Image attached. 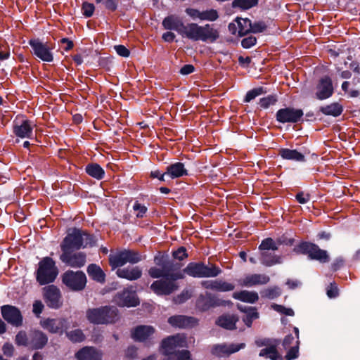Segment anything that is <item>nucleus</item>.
I'll return each mask as SVG.
<instances>
[{
    "label": "nucleus",
    "instance_id": "1",
    "mask_svg": "<svg viewBox=\"0 0 360 360\" xmlns=\"http://www.w3.org/2000/svg\"><path fill=\"white\" fill-rule=\"evenodd\" d=\"M184 37L195 41L214 43L219 38V32L212 25H199L192 22L186 25Z\"/></svg>",
    "mask_w": 360,
    "mask_h": 360
},
{
    "label": "nucleus",
    "instance_id": "2",
    "mask_svg": "<svg viewBox=\"0 0 360 360\" xmlns=\"http://www.w3.org/2000/svg\"><path fill=\"white\" fill-rule=\"evenodd\" d=\"M95 245L92 236L78 229L70 230L60 245L63 252L79 250L82 247Z\"/></svg>",
    "mask_w": 360,
    "mask_h": 360
},
{
    "label": "nucleus",
    "instance_id": "3",
    "mask_svg": "<svg viewBox=\"0 0 360 360\" xmlns=\"http://www.w3.org/2000/svg\"><path fill=\"white\" fill-rule=\"evenodd\" d=\"M86 316L90 323L97 325L114 323L119 319L117 309L110 306L89 309Z\"/></svg>",
    "mask_w": 360,
    "mask_h": 360
},
{
    "label": "nucleus",
    "instance_id": "4",
    "mask_svg": "<svg viewBox=\"0 0 360 360\" xmlns=\"http://www.w3.org/2000/svg\"><path fill=\"white\" fill-rule=\"evenodd\" d=\"M184 278V273L179 269L171 273L168 277L162 278L154 281L151 285V290L158 295H169L178 288L175 281Z\"/></svg>",
    "mask_w": 360,
    "mask_h": 360
},
{
    "label": "nucleus",
    "instance_id": "5",
    "mask_svg": "<svg viewBox=\"0 0 360 360\" xmlns=\"http://www.w3.org/2000/svg\"><path fill=\"white\" fill-rule=\"evenodd\" d=\"M58 275V269L52 258L46 257L39 263L36 279L40 285L52 283Z\"/></svg>",
    "mask_w": 360,
    "mask_h": 360
},
{
    "label": "nucleus",
    "instance_id": "6",
    "mask_svg": "<svg viewBox=\"0 0 360 360\" xmlns=\"http://www.w3.org/2000/svg\"><path fill=\"white\" fill-rule=\"evenodd\" d=\"M294 251L297 254L307 255L310 259L316 260L321 263H327L330 261L328 252L312 243H300L295 247Z\"/></svg>",
    "mask_w": 360,
    "mask_h": 360
},
{
    "label": "nucleus",
    "instance_id": "7",
    "mask_svg": "<svg viewBox=\"0 0 360 360\" xmlns=\"http://www.w3.org/2000/svg\"><path fill=\"white\" fill-rule=\"evenodd\" d=\"M142 256L139 252L130 250H124L109 256V264L112 269L123 266L127 263L136 264L141 261Z\"/></svg>",
    "mask_w": 360,
    "mask_h": 360
},
{
    "label": "nucleus",
    "instance_id": "8",
    "mask_svg": "<svg viewBox=\"0 0 360 360\" xmlns=\"http://www.w3.org/2000/svg\"><path fill=\"white\" fill-rule=\"evenodd\" d=\"M62 282L73 291L82 290L86 284V276L81 271L68 270L62 275Z\"/></svg>",
    "mask_w": 360,
    "mask_h": 360
},
{
    "label": "nucleus",
    "instance_id": "9",
    "mask_svg": "<svg viewBox=\"0 0 360 360\" xmlns=\"http://www.w3.org/2000/svg\"><path fill=\"white\" fill-rule=\"evenodd\" d=\"M187 341L186 337L183 334H177L169 336L161 342V352L166 357L172 354L174 352H176L177 349L186 347Z\"/></svg>",
    "mask_w": 360,
    "mask_h": 360
},
{
    "label": "nucleus",
    "instance_id": "10",
    "mask_svg": "<svg viewBox=\"0 0 360 360\" xmlns=\"http://www.w3.org/2000/svg\"><path fill=\"white\" fill-rule=\"evenodd\" d=\"M257 347H265L259 352V356L269 358L271 360H282L281 356L277 351L279 341L274 339H259L255 341Z\"/></svg>",
    "mask_w": 360,
    "mask_h": 360
},
{
    "label": "nucleus",
    "instance_id": "11",
    "mask_svg": "<svg viewBox=\"0 0 360 360\" xmlns=\"http://www.w3.org/2000/svg\"><path fill=\"white\" fill-rule=\"evenodd\" d=\"M29 44L38 58L49 63L53 60V47L48 43H43L39 39H31Z\"/></svg>",
    "mask_w": 360,
    "mask_h": 360
},
{
    "label": "nucleus",
    "instance_id": "12",
    "mask_svg": "<svg viewBox=\"0 0 360 360\" xmlns=\"http://www.w3.org/2000/svg\"><path fill=\"white\" fill-rule=\"evenodd\" d=\"M43 296L46 304L50 308L58 309L63 304L60 291L53 285L43 288Z\"/></svg>",
    "mask_w": 360,
    "mask_h": 360
},
{
    "label": "nucleus",
    "instance_id": "13",
    "mask_svg": "<svg viewBox=\"0 0 360 360\" xmlns=\"http://www.w3.org/2000/svg\"><path fill=\"white\" fill-rule=\"evenodd\" d=\"M245 347V343L240 344H218L211 348L212 354L218 357L229 356Z\"/></svg>",
    "mask_w": 360,
    "mask_h": 360
},
{
    "label": "nucleus",
    "instance_id": "14",
    "mask_svg": "<svg viewBox=\"0 0 360 360\" xmlns=\"http://www.w3.org/2000/svg\"><path fill=\"white\" fill-rule=\"evenodd\" d=\"M114 302L120 307H136L139 304V300L132 290L125 289L121 292H118L114 297Z\"/></svg>",
    "mask_w": 360,
    "mask_h": 360
},
{
    "label": "nucleus",
    "instance_id": "15",
    "mask_svg": "<svg viewBox=\"0 0 360 360\" xmlns=\"http://www.w3.org/2000/svg\"><path fill=\"white\" fill-rule=\"evenodd\" d=\"M40 325L51 333L62 334L68 328L67 320L63 318L46 319L40 321Z\"/></svg>",
    "mask_w": 360,
    "mask_h": 360
},
{
    "label": "nucleus",
    "instance_id": "16",
    "mask_svg": "<svg viewBox=\"0 0 360 360\" xmlns=\"http://www.w3.org/2000/svg\"><path fill=\"white\" fill-rule=\"evenodd\" d=\"M303 116V112L300 109L286 108L280 109L276 112V120L281 123L297 122Z\"/></svg>",
    "mask_w": 360,
    "mask_h": 360
},
{
    "label": "nucleus",
    "instance_id": "17",
    "mask_svg": "<svg viewBox=\"0 0 360 360\" xmlns=\"http://www.w3.org/2000/svg\"><path fill=\"white\" fill-rule=\"evenodd\" d=\"M1 312L3 318L8 323L15 326L22 325V316L17 307L11 305H4L1 307Z\"/></svg>",
    "mask_w": 360,
    "mask_h": 360
},
{
    "label": "nucleus",
    "instance_id": "18",
    "mask_svg": "<svg viewBox=\"0 0 360 360\" xmlns=\"http://www.w3.org/2000/svg\"><path fill=\"white\" fill-rule=\"evenodd\" d=\"M60 260L73 268H80L86 263V255L83 252L72 253L71 251L63 252Z\"/></svg>",
    "mask_w": 360,
    "mask_h": 360
},
{
    "label": "nucleus",
    "instance_id": "19",
    "mask_svg": "<svg viewBox=\"0 0 360 360\" xmlns=\"http://www.w3.org/2000/svg\"><path fill=\"white\" fill-rule=\"evenodd\" d=\"M229 30L233 34L240 37L244 36L251 32L252 23L248 18H237L233 22L229 25Z\"/></svg>",
    "mask_w": 360,
    "mask_h": 360
},
{
    "label": "nucleus",
    "instance_id": "20",
    "mask_svg": "<svg viewBox=\"0 0 360 360\" xmlns=\"http://www.w3.org/2000/svg\"><path fill=\"white\" fill-rule=\"evenodd\" d=\"M333 94V86L330 77L321 78L316 86V97L319 100H324L330 97Z\"/></svg>",
    "mask_w": 360,
    "mask_h": 360
},
{
    "label": "nucleus",
    "instance_id": "21",
    "mask_svg": "<svg viewBox=\"0 0 360 360\" xmlns=\"http://www.w3.org/2000/svg\"><path fill=\"white\" fill-rule=\"evenodd\" d=\"M162 25L167 30H174L176 31L183 37L185 30H186V25H185L181 19L175 15L166 17L162 21Z\"/></svg>",
    "mask_w": 360,
    "mask_h": 360
},
{
    "label": "nucleus",
    "instance_id": "22",
    "mask_svg": "<svg viewBox=\"0 0 360 360\" xmlns=\"http://www.w3.org/2000/svg\"><path fill=\"white\" fill-rule=\"evenodd\" d=\"M270 278L265 274H248L239 280V284L243 287H253L258 285H264L269 283Z\"/></svg>",
    "mask_w": 360,
    "mask_h": 360
},
{
    "label": "nucleus",
    "instance_id": "23",
    "mask_svg": "<svg viewBox=\"0 0 360 360\" xmlns=\"http://www.w3.org/2000/svg\"><path fill=\"white\" fill-rule=\"evenodd\" d=\"M168 323L173 327L188 328L196 326L198 324V320L191 316L176 315L169 318Z\"/></svg>",
    "mask_w": 360,
    "mask_h": 360
},
{
    "label": "nucleus",
    "instance_id": "24",
    "mask_svg": "<svg viewBox=\"0 0 360 360\" xmlns=\"http://www.w3.org/2000/svg\"><path fill=\"white\" fill-rule=\"evenodd\" d=\"M180 266L178 264H174L173 262H167L162 269L157 267H152L149 269V275L154 278L168 277L169 274L174 271L179 269Z\"/></svg>",
    "mask_w": 360,
    "mask_h": 360
},
{
    "label": "nucleus",
    "instance_id": "25",
    "mask_svg": "<svg viewBox=\"0 0 360 360\" xmlns=\"http://www.w3.org/2000/svg\"><path fill=\"white\" fill-rule=\"evenodd\" d=\"M155 328L150 326H139L131 333L133 339L139 342L150 340L155 333Z\"/></svg>",
    "mask_w": 360,
    "mask_h": 360
},
{
    "label": "nucleus",
    "instance_id": "26",
    "mask_svg": "<svg viewBox=\"0 0 360 360\" xmlns=\"http://www.w3.org/2000/svg\"><path fill=\"white\" fill-rule=\"evenodd\" d=\"M222 301L217 299L210 293L207 292L204 295H200L196 302V305L201 311H207L211 307L219 306Z\"/></svg>",
    "mask_w": 360,
    "mask_h": 360
},
{
    "label": "nucleus",
    "instance_id": "27",
    "mask_svg": "<svg viewBox=\"0 0 360 360\" xmlns=\"http://www.w3.org/2000/svg\"><path fill=\"white\" fill-rule=\"evenodd\" d=\"M201 285L206 289H210L219 292H228L234 289L235 286L232 283L223 281L221 280L204 281Z\"/></svg>",
    "mask_w": 360,
    "mask_h": 360
},
{
    "label": "nucleus",
    "instance_id": "28",
    "mask_svg": "<svg viewBox=\"0 0 360 360\" xmlns=\"http://www.w3.org/2000/svg\"><path fill=\"white\" fill-rule=\"evenodd\" d=\"M48 342V338L45 333L40 330H34L30 335L29 346L34 349L43 348Z\"/></svg>",
    "mask_w": 360,
    "mask_h": 360
},
{
    "label": "nucleus",
    "instance_id": "29",
    "mask_svg": "<svg viewBox=\"0 0 360 360\" xmlns=\"http://www.w3.org/2000/svg\"><path fill=\"white\" fill-rule=\"evenodd\" d=\"M118 277L125 278L129 281H134L140 278L142 276V271L139 266L127 267L118 269L116 271Z\"/></svg>",
    "mask_w": 360,
    "mask_h": 360
},
{
    "label": "nucleus",
    "instance_id": "30",
    "mask_svg": "<svg viewBox=\"0 0 360 360\" xmlns=\"http://www.w3.org/2000/svg\"><path fill=\"white\" fill-rule=\"evenodd\" d=\"M33 127L30 121L25 120L18 124V123L13 127L14 134L20 138H31L32 135Z\"/></svg>",
    "mask_w": 360,
    "mask_h": 360
},
{
    "label": "nucleus",
    "instance_id": "31",
    "mask_svg": "<svg viewBox=\"0 0 360 360\" xmlns=\"http://www.w3.org/2000/svg\"><path fill=\"white\" fill-rule=\"evenodd\" d=\"M78 360H101L102 354L94 347H86L75 354Z\"/></svg>",
    "mask_w": 360,
    "mask_h": 360
},
{
    "label": "nucleus",
    "instance_id": "32",
    "mask_svg": "<svg viewBox=\"0 0 360 360\" xmlns=\"http://www.w3.org/2000/svg\"><path fill=\"white\" fill-rule=\"evenodd\" d=\"M238 321L237 316L226 314L219 316L216 321V324L226 330H234L236 328V323Z\"/></svg>",
    "mask_w": 360,
    "mask_h": 360
},
{
    "label": "nucleus",
    "instance_id": "33",
    "mask_svg": "<svg viewBox=\"0 0 360 360\" xmlns=\"http://www.w3.org/2000/svg\"><path fill=\"white\" fill-rule=\"evenodd\" d=\"M165 174H168L172 179H175L186 175L187 170L183 163L176 162L167 167Z\"/></svg>",
    "mask_w": 360,
    "mask_h": 360
},
{
    "label": "nucleus",
    "instance_id": "34",
    "mask_svg": "<svg viewBox=\"0 0 360 360\" xmlns=\"http://www.w3.org/2000/svg\"><path fill=\"white\" fill-rule=\"evenodd\" d=\"M233 297L236 300L248 303H255L259 299L258 294L256 292L248 290L235 292L233 294Z\"/></svg>",
    "mask_w": 360,
    "mask_h": 360
},
{
    "label": "nucleus",
    "instance_id": "35",
    "mask_svg": "<svg viewBox=\"0 0 360 360\" xmlns=\"http://www.w3.org/2000/svg\"><path fill=\"white\" fill-rule=\"evenodd\" d=\"M279 155L285 160H295L304 162L305 160L304 155L297 150H291L288 148H282L279 150Z\"/></svg>",
    "mask_w": 360,
    "mask_h": 360
},
{
    "label": "nucleus",
    "instance_id": "36",
    "mask_svg": "<svg viewBox=\"0 0 360 360\" xmlns=\"http://www.w3.org/2000/svg\"><path fill=\"white\" fill-rule=\"evenodd\" d=\"M87 273L93 280L101 283L105 282V273L98 265L90 264L87 268Z\"/></svg>",
    "mask_w": 360,
    "mask_h": 360
},
{
    "label": "nucleus",
    "instance_id": "37",
    "mask_svg": "<svg viewBox=\"0 0 360 360\" xmlns=\"http://www.w3.org/2000/svg\"><path fill=\"white\" fill-rule=\"evenodd\" d=\"M320 111L326 115L338 117L342 114L343 108L338 103H333L330 105L321 107Z\"/></svg>",
    "mask_w": 360,
    "mask_h": 360
},
{
    "label": "nucleus",
    "instance_id": "38",
    "mask_svg": "<svg viewBox=\"0 0 360 360\" xmlns=\"http://www.w3.org/2000/svg\"><path fill=\"white\" fill-rule=\"evenodd\" d=\"M201 278L216 277L221 273L220 268L213 264L205 265L204 263L201 262Z\"/></svg>",
    "mask_w": 360,
    "mask_h": 360
},
{
    "label": "nucleus",
    "instance_id": "39",
    "mask_svg": "<svg viewBox=\"0 0 360 360\" xmlns=\"http://www.w3.org/2000/svg\"><path fill=\"white\" fill-rule=\"evenodd\" d=\"M261 262L264 265L271 266L276 264H280L281 257L269 251H264L261 253Z\"/></svg>",
    "mask_w": 360,
    "mask_h": 360
},
{
    "label": "nucleus",
    "instance_id": "40",
    "mask_svg": "<svg viewBox=\"0 0 360 360\" xmlns=\"http://www.w3.org/2000/svg\"><path fill=\"white\" fill-rule=\"evenodd\" d=\"M181 272L192 277L201 278V262H191Z\"/></svg>",
    "mask_w": 360,
    "mask_h": 360
},
{
    "label": "nucleus",
    "instance_id": "41",
    "mask_svg": "<svg viewBox=\"0 0 360 360\" xmlns=\"http://www.w3.org/2000/svg\"><path fill=\"white\" fill-rule=\"evenodd\" d=\"M86 172L89 176L98 180L103 179L105 174L103 169L96 163L88 165L86 167Z\"/></svg>",
    "mask_w": 360,
    "mask_h": 360
},
{
    "label": "nucleus",
    "instance_id": "42",
    "mask_svg": "<svg viewBox=\"0 0 360 360\" xmlns=\"http://www.w3.org/2000/svg\"><path fill=\"white\" fill-rule=\"evenodd\" d=\"M166 360H192L188 350H177L167 357Z\"/></svg>",
    "mask_w": 360,
    "mask_h": 360
},
{
    "label": "nucleus",
    "instance_id": "43",
    "mask_svg": "<svg viewBox=\"0 0 360 360\" xmlns=\"http://www.w3.org/2000/svg\"><path fill=\"white\" fill-rule=\"evenodd\" d=\"M257 1L258 0H234L233 1V6L246 10L255 6Z\"/></svg>",
    "mask_w": 360,
    "mask_h": 360
},
{
    "label": "nucleus",
    "instance_id": "44",
    "mask_svg": "<svg viewBox=\"0 0 360 360\" xmlns=\"http://www.w3.org/2000/svg\"><path fill=\"white\" fill-rule=\"evenodd\" d=\"M261 293L262 296L264 297L274 299L281 295V291L278 287L274 286L264 290Z\"/></svg>",
    "mask_w": 360,
    "mask_h": 360
},
{
    "label": "nucleus",
    "instance_id": "45",
    "mask_svg": "<svg viewBox=\"0 0 360 360\" xmlns=\"http://www.w3.org/2000/svg\"><path fill=\"white\" fill-rule=\"evenodd\" d=\"M265 92L263 87L255 88L247 92L243 101L245 103H249Z\"/></svg>",
    "mask_w": 360,
    "mask_h": 360
},
{
    "label": "nucleus",
    "instance_id": "46",
    "mask_svg": "<svg viewBox=\"0 0 360 360\" xmlns=\"http://www.w3.org/2000/svg\"><path fill=\"white\" fill-rule=\"evenodd\" d=\"M67 336L69 340L73 342H81L85 338L83 332L79 329H76L67 333Z\"/></svg>",
    "mask_w": 360,
    "mask_h": 360
},
{
    "label": "nucleus",
    "instance_id": "47",
    "mask_svg": "<svg viewBox=\"0 0 360 360\" xmlns=\"http://www.w3.org/2000/svg\"><path fill=\"white\" fill-rule=\"evenodd\" d=\"M259 249L263 252L270 250H276L278 249L275 242L272 238H268L263 240L259 246Z\"/></svg>",
    "mask_w": 360,
    "mask_h": 360
},
{
    "label": "nucleus",
    "instance_id": "48",
    "mask_svg": "<svg viewBox=\"0 0 360 360\" xmlns=\"http://www.w3.org/2000/svg\"><path fill=\"white\" fill-rule=\"evenodd\" d=\"M219 18L217 10L210 9L202 11L201 20L214 21Z\"/></svg>",
    "mask_w": 360,
    "mask_h": 360
},
{
    "label": "nucleus",
    "instance_id": "49",
    "mask_svg": "<svg viewBox=\"0 0 360 360\" xmlns=\"http://www.w3.org/2000/svg\"><path fill=\"white\" fill-rule=\"evenodd\" d=\"M277 101L275 96L269 95L266 97L262 98L259 100V104L262 108H268L269 106L274 105Z\"/></svg>",
    "mask_w": 360,
    "mask_h": 360
},
{
    "label": "nucleus",
    "instance_id": "50",
    "mask_svg": "<svg viewBox=\"0 0 360 360\" xmlns=\"http://www.w3.org/2000/svg\"><path fill=\"white\" fill-rule=\"evenodd\" d=\"M299 341L296 340L295 342V345L289 347V350L285 355L286 360H292L296 359L298 356L299 353Z\"/></svg>",
    "mask_w": 360,
    "mask_h": 360
},
{
    "label": "nucleus",
    "instance_id": "51",
    "mask_svg": "<svg viewBox=\"0 0 360 360\" xmlns=\"http://www.w3.org/2000/svg\"><path fill=\"white\" fill-rule=\"evenodd\" d=\"M82 10L83 15L86 18H89L94 14L95 6L93 4L84 2L82 4Z\"/></svg>",
    "mask_w": 360,
    "mask_h": 360
},
{
    "label": "nucleus",
    "instance_id": "52",
    "mask_svg": "<svg viewBox=\"0 0 360 360\" xmlns=\"http://www.w3.org/2000/svg\"><path fill=\"white\" fill-rule=\"evenodd\" d=\"M326 294L329 298H335L339 295V290L335 283H331L326 288Z\"/></svg>",
    "mask_w": 360,
    "mask_h": 360
},
{
    "label": "nucleus",
    "instance_id": "53",
    "mask_svg": "<svg viewBox=\"0 0 360 360\" xmlns=\"http://www.w3.org/2000/svg\"><path fill=\"white\" fill-rule=\"evenodd\" d=\"M15 343L18 345L27 346L29 343V340L25 332L20 331L15 336Z\"/></svg>",
    "mask_w": 360,
    "mask_h": 360
},
{
    "label": "nucleus",
    "instance_id": "54",
    "mask_svg": "<svg viewBox=\"0 0 360 360\" xmlns=\"http://www.w3.org/2000/svg\"><path fill=\"white\" fill-rule=\"evenodd\" d=\"M272 308L278 312L283 314L287 316H293L294 311L290 308H285V307L279 304H274L272 305Z\"/></svg>",
    "mask_w": 360,
    "mask_h": 360
},
{
    "label": "nucleus",
    "instance_id": "55",
    "mask_svg": "<svg viewBox=\"0 0 360 360\" xmlns=\"http://www.w3.org/2000/svg\"><path fill=\"white\" fill-rule=\"evenodd\" d=\"M173 257L179 260H183L188 257L186 249L184 247H180L172 253Z\"/></svg>",
    "mask_w": 360,
    "mask_h": 360
},
{
    "label": "nucleus",
    "instance_id": "56",
    "mask_svg": "<svg viewBox=\"0 0 360 360\" xmlns=\"http://www.w3.org/2000/svg\"><path fill=\"white\" fill-rule=\"evenodd\" d=\"M185 12L192 19L196 20L199 19L201 20V15L202 11L192 8H187Z\"/></svg>",
    "mask_w": 360,
    "mask_h": 360
},
{
    "label": "nucleus",
    "instance_id": "57",
    "mask_svg": "<svg viewBox=\"0 0 360 360\" xmlns=\"http://www.w3.org/2000/svg\"><path fill=\"white\" fill-rule=\"evenodd\" d=\"M257 39L255 37L250 36L244 38L241 41V45L245 49H249L256 44Z\"/></svg>",
    "mask_w": 360,
    "mask_h": 360
},
{
    "label": "nucleus",
    "instance_id": "58",
    "mask_svg": "<svg viewBox=\"0 0 360 360\" xmlns=\"http://www.w3.org/2000/svg\"><path fill=\"white\" fill-rule=\"evenodd\" d=\"M134 210L137 212V217H143L147 211V207L144 205H141L138 202H135L133 207Z\"/></svg>",
    "mask_w": 360,
    "mask_h": 360
},
{
    "label": "nucleus",
    "instance_id": "59",
    "mask_svg": "<svg viewBox=\"0 0 360 360\" xmlns=\"http://www.w3.org/2000/svg\"><path fill=\"white\" fill-rule=\"evenodd\" d=\"M44 304L42 303L41 301L40 300H36L34 301V302L33 303V309H32V311L33 313L37 316L39 317L40 316V314H41L43 309H44Z\"/></svg>",
    "mask_w": 360,
    "mask_h": 360
},
{
    "label": "nucleus",
    "instance_id": "60",
    "mask_svg": "<svg viewBox=\"0 0 360 360\" xmlns=\"http://www.w3.org/2000/svg\"><path fill=\"white\" fill-rule=\"evenodd\" d=\"M252 32L258 33L264 32L266 28V25L264 22H256L254 24H252Z\"/></svg>",
    "mask_w": 360,
    "mask_h": 360
},
{
    "label": "nucleus",
    "instance_id": "61",
    "mask_svg": "<svg viewBox=\"0 0 360 360\" xmlns=\"http://www.w3.org/2000/svg\"><path fill=\"white\" fill-rule=\"evenodd\" d=\"M114 48L117 53L120 56L128 57L130 54V51L123 45H117Z\"/></svg>",
    "mask_w": 360,
    "mask_h": 360
},
{
    "label": "nucleus",
    "instance_id": "62",
    "mask_svg": "<svg viewBox=\"0 0 360 360\" xmlns=\"http://www.w3.org/2000/svg\"><path fill=\"white\" fill-rule=\"evenodd\" d=\"M295 198L300 204H305L309 201L310 195L304 192H300L296 195Z\"/></svg>",
    "mask_w": 360,
    "mask_h": 360
},
{
    "label": "nucleus",
    "instance_id": "63",
    "mask_svg": "<svg viewBox=\"0 0 360 360\" xmlns=\"http://www.w3.org/2000/svg\"><path fill=\"white\" fill-rule=\"evenodd\" d=\"M191 297V294L188 291H184L179 295L174 297V301L176 304H181L187 300Z\"/></svg>",
    "mask_w": 360,
    "mask_h": 360
},
{
    "label": "nucleus",
    "instance_id": "64",
    "mask_svg": "<svg viewBox=\"0 0 360 360\" xmlns=\"http://www.w3.org/2000/svg\"><path fill=\"white\" fill-rule=\"evenodd\" d=\"M191 297V294L188 291H184L179 295L174 297V301L176 304H181L187 300Z\"/></svg>",
    "mask_w": 360,
    "mask_h": 360
}]
</instances>
